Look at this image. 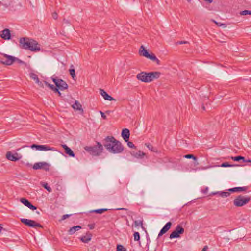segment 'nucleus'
<instances>
[{"instance_id": "obj_18", "label": "nucleus", "mask_w": 251, "mask_h": 251, "mask_svg": "<svg viewBox=\"0 0 251 251\" xmlns=\"http://www.w3.org/2000/svg\"><path fill=\"white\" fill-rule=\"evenodd\" d=\"M137 79L142 82L147 83V72H142L136 76Z\"/></svg>"}, {"instance_id": "obj_50", "label": "nucleus", "mask_w": 251, "mask_h": 251, "mask_svg": "<svg viewBox=\"0 0 251 251\" xmlns=\"http://www.w3.org/2000/svg\"><path fill=\"white\" fill-rule=\"evenodd\" d=\"M116 210H127V209L125 208H116Z\"/></svg>"}, {"instance_id": "obj_40", "label": "nucleus", "mask_w": 251, "mask_h": 251, "mask_svg": "<svg viewBox=\"0 0 251 251\" xmlns=\"http://www.w3.org/2000/svg\"><path fill=\"white\" fill-rule=\"evenodd\" d=\"M126 142L127 143V145L129 148H136V146L134 145L133 142L129 141V140Z\"/></svg>"}, {"instance_id": "obj_32", "label": "nucleus", "mask_w": 251, "mask_h": 251, "mask_svg": "<svg viewBox=\"0 0 251 251\" xmlns=\"http://www.w3.org/2000/svg\"><path fill=\"white\" fill-rule=\"evenodd\" d=\"M69 72L71 76H72L73 79H75V78L76 77L75 75V69H69Z\"/></svg>"}, {"instance_id": "obj_14", "label": "nucleus", "mask_w": 251, "mask_h": 251, "mask_svg": "<svg viewBox=\"0 0 251 251\" xmlns=\"http://www.w3.org/2000/svg\"><path fill=\"white\" fill-rule=\"evenodd\" d=\"M172 226V223L170 222H169L167 223L163 227V228L161 229L160 231L158 237H159L161 236L162 235L165 234L166 232H167L169 229L170 228L171 226Z\"/></svg>"}, {"instance_id": "obj_39", "label": "nucleus", "mask_w": 251, "mask_h": 251, "mask_svg": "<svg viewBox=\"0 0 251 251\" xmlns=\"http://www.w3.org/2000/svg\"><path fill=\"white\" fill-rule=\"evenodd\" d=\"M14 59H13V63L14 62H17L19 64H24V61H22L21 60L19 59L18 58L14 57Z\"/></svg>"}, {"instance_id": "obj_53", "label": "nucleus", "mask_w": 251, "mask_h": 251, "mask_svg": "<svg viewBox=\"0 0 251 251\" xmlns=\"http://www.w3.org/2000/svg\"><path fill=\"white\" fill-rule=\"evenodd\" d=\"M63 21H64V23H65L66 24H69V23L68 20H67L64 19Z\"/></svg>"}, {"instance_id": "obj_28", "label": "nucleus", "mask_w": 251, "mask_h": 251, "mask_svg": "<svg viewBox=\"0 0 251 251\" xmlns=\"http://www.w3.org/2000/svg\"><path fill=\"white\" fill-rule=\"evenodd\" d=\"M217 195L223 198L227 197L230 195V193L229 192L217 191Z\"/></svg>"}, {"instance_id": "obj_43", "label": "nucleus", "mask_w": 251, "mask_h": 251, "mask_svg": "<svg viewBox=\"0 0 251 251\" xmlns=\"http://www.w3.org/2000/svg\"><path fill=\"white\" fill-rule=\"evenodd\" d=\"M52 18L56 20L58 18V14L56 12H53L52 14Z\"/></svg>"}, {"instance_id": "obj_25", "label": "nucleus", "mask_w": 251, "mask_h": 251, "mask_svg": "<svg viewBox=\"0 0 251 251\" xmlns=\"http://www.w3.org/2000/svg\"><path fill=\"white\" fill-rule=\"evenodd\" d=\"M72 108L75 110H79L82 111L83 112V109L82 108V105L81 104L77 101L76 100L72 105Z\"/></svg>"}, {"instance_id": "obj_57", "label": "nucleus", "mask_w": 251, "mask_h": 251, "mask_svg": "<svg viewBox=\"0 0 251 251\" xmlns=\"http://www.w3.org/2000/svg\"><path fill=\"white\" fill-rule=\"evenodd\" d=\"M36 213H37L38 214H40L39 212H38V211H37V212H36Z\"/></svg>"}, {"instance_id": "obj_12", "label": "nucleus", "mask_w": 251, "mask_h": 251, "mask_svg": "<svg viewBox=\"0 0 251 251\" xmlns=\"http://www.w3.org/2000/svg\"><path fill=\"white\" fill-rule=\"evenodd\" d=\"M7 159L12 161H16L20 159L22 157L17 153L12 154L11 152L8 151L6 153V155Z\"/></svg>"}, {"instance_id": "obj_26", "label": "nucleus", "mask_w": 251, "mask_h": 251, "mask_svg": "<svg viewBox=\"0 0 251 251\" xmlns=\"http://www.w3.org/2000/svg\"><path fill=\"white\" fill-rule=\"evenodd\" d=\"M81 228V226H74L70 228L68 231L69 234L70 235L74 234L76 231L79 230Z\"/></svg>"}, {"instance_id": "obj_47", "label": "nucleus", "mask_w": 251, "mask_h": 251, "mask_svg": "<svg viewBox=\"0 0 251 251\" xmlns=\"http://www.w3.org/2000/svg\"><path fill=\"white\" fill-rule=\"evenodd\" d=\"M59 88H58L56 86L52 90L54 92L57 93L59 91Z\"/></svg>"}, {"instance_id": "obj_23", "label": "nucleus", "mask_w": 251, "mask_h": 251, "mask_svg": "<svg viewBox=\"0 0 251 251\" xmlns=\"http://www.w3.org/2000/svg\"><path fill=\"white\" fill-rule=\"evenodd\" d=\"M62 147L64 149L65 152L67 154H68L70 157H75V153H74L73 151L70 148H69L66 145H62Z\"/></svg>"}, {"instance_id": "obj_8", "label": "nucleus", "mask_w": 251, "mask_h": 251, "mask_svg": "<svg viewBox=\"0 0 251 251\" xmlns=\"http://www.w3.org/2000/svg\"><path fill=\"white\" fill-rule=\"evenodd\" d=\"M52 80L56 86L60 90H64L68 88V86L67 84L62 79L52 78Z\"/></svg>"}, {"instance_id": "obj_54", "label": "nucleus", "mask_w": 251, "mask_h": 251, "mask_svg": "<svg viewBox=\"0 0 251 251\" xmlns=\"http://www.w3.org/2000/svg\"><path fill=\"white\" fill-rule=\"evenodd\" d=\"M57 93L58 94L59 96H61V93H60V92L59 91Z\"/></svg>"}, {"instance_id": "obj_56", "label": "nucleus", "mask_w": 251, "mask_h": 251, "mask_svg": "<svg viewBox=\"0 0 251 251\" xmlns=\"http://www.w3.org/2000/svg\"><path fill=\"white\" fill-rule=\"evenodd\" d=\"M202 109H203V110H205V107H204V106H202Z\"/></svg>"}, {"instance_id": "obj_55", "label": "nucleus", "mask_w": 251, "mask_h": 251, "mask_svg": "<svg viewBox=\"0 0 251 251\" xmlns=\"http://www.w3.org/2000/svg\"><path fill=\"white\" fill-rule=\"evenodd\" d=\"M247 161L251 163V160H250V159H248Z\"/></svg>"}, {"instance_id": "obj_4", "label": "nucleus", "mask_w": 251, "mask_h": 251, "mask_svg": "<svg viewBox=\"0 0 251 251\" xmlns=\"http://www.w3.org/2000/svg\"><path fill=\"white\" fill-rule=\"evenodd\" d=\"M250 200V197L239 195L234 200L233 204L235 206L241 207L249 203Z\"/></svg>"}, {"instance_id": "obj_35", "label": "nucleus", "mask_w": 251, "mask_h": 251, "mask_svg": "<svg viewBox=\"0 0 251 251\" xmlns=\"http://www.w3.org/2000/svg\"><path fill=\"white\" fill-rule=\"evenodd\" d=\"M134 236V240L135 241H139L140 236L139 232H135L133 234Z\"/></svg>"}, {"instance_id": "obj_52", "label": "nucleus", "mask_w": 251, "mask_h": 251, "mask_svg": "<svg viewBox=\"0 0 251 251\" xmlns=\"http://www.w3.org/2000/svg\"><path fill=\"white\" fill-rule=\"evenodd\" d=\"M218 194V193H217V192H212L211 195H217Z\"/></svg>"}, {"instance_id": "obj_37", "label": "nucleus", "mask_w": 251, "mask_h": 251, "mask_svg": "<svg viewBox=\"0 0 251 251\" xmlns=\"http://www.w3.org/2000/svg\"><path fill=\"white\" fill-rule=\"evenodd\" d=\"M240 14L242 15H251V11L245 10L242 11L240 13Z\"/></svg>"}, {"instance_id": "obj_22", "label": "nucleus", "mask_w": 251, "mask_h": 251, "mask_svg": "<svg viewBox=\"0 0 251 251\" xmlns=\"http://www.w3.org/2000/svg\"><path fill=\"white\" fill-rule=\"evenodd\" d=\"M30 77L34 80L36 83H37L40 87H43V84L39 81L37 75L33 73L29 74Z\"/></svg>"}, {"instance_id": "obj_11", "label": "nucleus", "mask_w": 251, "mask_h": 251, "mask_svg": "<svg viewBox=\"0 0 251 251\" xmlns=\"http://www.w3.org/2000/svg\"><path fill=\"white\" fill-rule=\"evenodd\" d=\"M34 170L44 169L45 171L49 170V165L45 162H40L35 163L33 166Z\"/></svg>"}, {"instance_id": "obj_58", "label": "nucleus", "mask_w": 251, "mask_h": 251, "mask_svg": "<svg viewBox=\"0 0 251 251\" xmlns=\"http://www.w3.org/2000/svg\"><path fill=\"white\" fill-rule=\"evenodd\" d=\"M191 0H187V1H188V2H190V1H191Z\"/></svg>"}, {"instance_id": "obj_48", "label": "nucleus", "mask_w": 251, "mask_h": 251, "mask_svg": "<svg viewBox=\"0 0 251 251\" xmlns=\"http://www.w3.org/2000/svg\"><path fill=\"white\" fill-rule=\"evenodd\" d=\"M208 190V187H206L204 189H203V190L202 191V193H203L205 194V193H206L207 192Z\"/></svg>"}, {"instance_id": "obj_10", "label": "nucleus", "mask_w": 251, "mask_h": 251, "mask_svg": "<svg viewBox=\"0 0 251 251\" xmlns=\"http://www.w3.org/2000/svg\"><path fill=\"white\" fill-rule=\"evenodd\" d=\"M30 147L32 149L35 148L38 151H55V150L54 148H51V147H49V146L45 145L33 144L30 146Z\"/></svg>"}, {"instance_id": "obj_3", "label": "nucleus", "mask_w": 251, "mask_h": 251, "mask_svg": "<svg viewBox=\"0 0 251 251\" xmlns=\"http://www.w3.org/2000/svg\"><path fill=\"white\" fill-rule=\"evenodd\" d=\"M84 149L90 154L94 156L99 155L103 150L102 145L99 142H97L96 146H86Z\"/></svg>"}, {"instance_id": "obj_44", "label": "nucleus", "mask_w": 251, "mask_h": 251, "mask_svg": "<svg viewBox=\"0 0 251 251\" xmlns=\"http://www.w3.org/2000/svg\"><path fill=\"white\" fill-rule=\"evenodd\" d=\"M70 216H71V215H70V214L64 215L62 217L61 220H64L66 219V218H69Z\"/></svg>"}, {"instance_id": "obj_2", "label": "nucleus", "mask_w": 251, "mask_h": 251, "mask_svg": "<svg viewBox=\"0 0 251 251\" xmlns=\"http://www.w3.org/2000/svg\"><path fill=\"white\" fill-rule=\"evenodd\" d=\"M19 43L23 49H28L34 52H38L41 50L40 45L33 39L24 37L20 39Z\"/></svg>"}, {"instance_id": "obj_42", "label": "nucleus", "mask_w": 251, "mask_h": 251, "mask_svg": "<svg viewBox=\"0 0 251 251\" xmlns=\"http://www.w3.org/2000/svg\"><path fill=\"white\" fill-rule=\"evenodd\" d=\"M145 145L149 150L154 151V150H153V147L150 144H146Z\"/></svg>"}, {"instance_id": "obj_21", "label": "nucleus", "mask_w": 251, "mask_h": 251, "mask_svg": "<svg viewBox=\"0 0 251 251\" xmlns=\"http://www.w3.org/2000/svg\"><path fill=\"white\" fill-rule=\"evenodd\" d=\"M100 95L103 97V98L107 100H115V99L112 98L111 96L109 95L106 92H105L103 89H100Z\"/></svg>"}, {"instance_id": "obj_34", "label": "nucleus", "mask_w": 251, "mask_h": 251, "mask_svg": "<svg viewBox=\"0 0 251 251\" xmlns=\"http://www.w3.org/2000/svg\"><path fill=\"white\" fill-rule=\"evenodd\" d=\"M107 210H108V209H106V208H101V209H99L95 210L93 212H94L95 213H96L101 214L103 212L106 211Z\"/></svg>"}, {"instance_id": "obj_27", "label": "nucleus", "mask_w": 251, "mask_h": 251, "mask_svg": "<svg viewBox=\"0 0 251 251\" xmlns=\"http://www.w3.org/2000/svg\"><path fill=\"white\" fill-rule=\"evenodd\" d=\"M147 58L151 59L152 61L156 62L157 64H159L160 63L159 60L153 54H149Z\"/></svg>"}, {"instance_id": "obj_1", "label": "nucleus", "mask_w": 251, "mask_h": 251, "mask_svg": "<svg viewBox=\"0 0 251 251\" xmlns=\"http://www.w3.org/2000/svg\"><path fill=\"white\" fill-rule=\"evenodd\" d=\"M103 144L107 151L111 153H121L124 150L122 143L113 136H107L103 140Z\"/></svg>"}, {"instance_id": "obj_24", "label": "nucleus", "mask_w": 251, "mask_h": 251, "mask_svg": "<svg viewBox=\"0 0 251 251\" xmlns=\"http://www.w3.org/2000/svg\"><path fill=\"white\" fill-rule=\"evenodd\" d=\"M140 55L147 57L149 53L147 50L145 49L144 46L142 45L139 49Z\"/></svg>"}, {"instance_id": "obj_45", "label": "nucleus", "mask_w": 251, "mask_h": 251, "mask_svg": "<svg viewBox=\"0 0 251 251\" xmlns=\"http://www.w3.org/2000/svg\"><path fill=\"white\" fill-rule=\"evenodd\" d=\"M88 227L90 229H93L95 227V225L94 224H89L88 225Z\"/></svg>"}, {"instance_id": "obj_30", "label": "nucleus", "mask_w": 251, "mask_h": 251, "mask_svg": "<svg viewBox=\"0 0 251 251\" xmlns=\"http://www.w3.org/2000/svg\"><path fill=\"white\" fill-rule=\"evenodd\" d=\"M134 224L135 227L141 226L142 228H144L142 220H136L134 222Z\"/></svg>"}, {"instance_id": "obj_19", "label": "nucleus", "mask_w": 251, "mask_h": 251, "mask_svg": "<svg viewBox=\"0 0 251 251\" xmlns=\"http://www.w3.org/2000/svg\"><path fill=\"white\" fill-rule=\"evenodd\" d=\"M248 189V187H237L228 189V192L234 193V192H240L242 191H246Z\"/></svg>"}, {"instance_id": "obj_38", "label": "nucleus", "mask_w": 251, "mask_h": 251, "mask_svg": "<svg viewBox=\"0 0 251 251\" xmlns=\"http://www.w3.org/2000/svg\"><path fill=\"white\" fill-rule=\"evenodd\" d=\"M234 166L233 165H230L228 162H224L221 165V166L222 167H232Z\"/></svg>"}, {"instance_id": "obj_41", "label": "nucleus", "mask_w": 251, "mask_h": 251, "mask_svg": "<svg viewBox=\"0 0 251 251\" xmlns=\"http://www.w3.org/2000/svg\"><path fill=\"white\" fill-rule=\"evenodd\" d=\"M45 84L47 86L49 87L52 90L55 87L54 86V85L48 83L47 81H45Z\"/></svg>"}, {"instance_id": "obj_15", "label": "nucleus", "mask_w": 251, "mask_h": 251, "mask_svg": "<svg viewBox=\"0 0 251 251\" xmlns=\"http://www.w3.org/2000/svg\"><path fill=\"white\" fill-rule=\"evenodd\" d=\"M130 154L133 157L138 159H142L146 155V154L141 151H132L130 152Z\"/></svg>"}, {"instance_id": "obj_6", "label": "nucleus", "mask_w": 251, "mask_h": 251, "mask_svg": "<svg viewBox=\"0 0 251 251\" xmlns=\"http://www.w3.org/2000/svg\"><path fill=\"white\" fill-rule=\"evenodd\" d=\"M21 222L30 227H43V226L40 224L37 223L34 220L22 218L21 219Z\"/></svg>"}, {"instance_id": "obj_9", "label": "nucleus", "mask_w": 251, "mask_h": 251, "mask_svg": "<svg viewBox=\"0 0 251 251\" xmlns=\"http://www.w3.org/2000/svg\"><path fill=\"white\" fill-rule=\"evenodd\" d=\"M161 73L159 72H147V83L150 82L154 79H158L160 76Z\"/></svg>"}, {"instance_id": "obj_29", "label": "nucleus", "mask_w": 251, "mask_h": 251, "mask_svg": "<svg viewBox=\"0 0 251 251\" xmlns=\"http://www.w3.org/2000/svg\"><path fill=\"white\" fill-rule=\"evenodd\" d=\"M231 159L235 161H239L240 160H242L244 162H248L247 161V160H246L244 157L241 156L232 157Z\"/></svg>"}, {"instance_id": "obj_46", "label": "nucleus", "mask_w": 251, "mask_h": 251, "mask_svg": "<svg viewBox=\"0 0 251 251\" xmlns=\"http://www.w3.org/2000/svg\"><path fill=\"white\" fill-rule=\"evenodd\" d=\"M100 113L101 114V117L104 119H106V116L104 114V113L103 112H101V111H100Z\"/></svg>"}, {"instance_id": "obj_36", "label": "nucleus", "mask_w": 251, "mask_h": 251, "mask_svg": "<svg viewBox=\"0 0 251 251\" xmlns=\"http://www.w3.org/2000/svg\"><path fill=\"white\" fill-rule=\"evenodd\" d=\"M117 251H126V250L122 245H117Z\"/></svg>"}, {"instance_id": "obj_51", "label": "nucleus", "mask_w": 251, "mask_h": 251, "mask_svg": "<svg viewBox=\"0 0 251 251\" xmlns=\"http://www.w3.org/2000/svg\"><path fill=\"white\" fill-rule=\"evenodd\" d=\"M187 43H188L187 41H180V42H178V44H186Z\"/></svg>"}, {"instance_id": "obj_5", "label": "nucleus", "mask_w": 251, "mask_h": 251, "mask_svg": "<svg viewBox=\"0 0 251 251\" xmlns=\"http://www.w3.org/2000/svg\"><path fill=\"white\" fill-rule=\"evenodd\" d=\"M184 232V228L180 225H177L175 230L170 234V239L178 238L180 237V235Z\"/></svg>"}, {"instance_id": "obj_49", "label": "nucleus", "mask_w": 251, "mask_h": 251, "mask_svg": "<svg viewBox=\"0 0 251 251\" xmlns=\"http://www.w3.org/2000/svg\"><path fill=\"white\" fill-rule=\"evenodd\" d=\"M213 21L215 23H216L219 26H222V25H225L223 24L217 23V22H216L215 21Z\"/></svg>"}, {"instance_id": "obj_17", "label": "nucleus", "mask_w": 251, "mask_h": 251, "mask_svg": "<svg viewBox=\"0 0 251 251\" xmlns=\"http://www.w3.org/2000/svg\"><path fill=\"white\" fill-rule=\"evenodd\" d=\"M92 235L90 232H87L85 235L82 236L80 238V240L83 243H87L92 239Z\"/></svg>"}, {"instance_id": "obj_31", "label": "nucleus", "mask_w": 251, "mask_h": 251, "mask_svg": "<svg viewBox=\"0 0 251 251\" xmlns=\"http://www.w3.org/2000/svg\"><path fill=\"white\" fill-rule=\"evenodd\" d=\"M41 185L43 186L45 189H46L49 192H52V189L48 186V184L46 182H41Z\"/></svg>"}, {"instance_id": "obj_20", "label": "nucleus", "mask_w": 251, "mask_h": 251, "mask_svg": "<svg viewBox=\"0 0 251 251\" xmlns=\"http://www.w3.org/2000/svg\"><path fill=\"white\" fill-rule=\"evenodd\" d=\"M0 36L4 40H9L11 35L10 30L8 29H5L2 31Z\"/></svg>"}, {"instance_id": "obj_7", "label": "nucleus", "mask_w": 251, "mask_h": 251, "mask_svg": "<svg viewBox=\"0 0 251 251\" xmlns=\"http://www.w3.org/2000/svg\"><path fill=\"white\" fill-rule=\"evenodd\" d=\"M2 57L0 58V63L6 65H11L13 63L14 56L6 54H1Z\"/></svg>"}, {"instance_id": "obj_13", "label": "nucleus", "mask_w": 251, "mask_h": 251, "mask_svg": "<svg viewBox=\"0 0 251 251\" xmlns=\"http://www.w3.org/2000/svg\"><path fill=\"white\" fill-rule=\"evenodd\" d=\"M20 201L24 204L25 206L28 207L29 209L32 210H35L37 209V207L33 205L29 201L24 198H21Z\"/></svg>"}, {"instance_id": "obj_33", "label": "nucleus", "mask_w": 251, "mask_h": 251, "mask_svg": "<svg viewBox=\"0 0 251 251\" xmlns=\"http://www.w3.org/2000/svg\"><path fill=\"white\" fill-rule=\"evenodd\" d=\"M184 157L187 159H193L194 160H197V158L193 154H186L184 156Z\"/></svg>"}, {"instance_id": "obj_16", "label": "nucleus", "mask_w": 251, "mask_h": 251, "mask_svg": "<svg viewBox=\"0 0 251 251\" xmlns=\"http://www.w3.org/2000/svg\"><path fill=\"white\" fill-rule=\"evenodd\" d=\"M121 136L125 142H127L129 140L130 136L129 130L127 128H125L122 130Z\"/></svg>"}]
</instances>
